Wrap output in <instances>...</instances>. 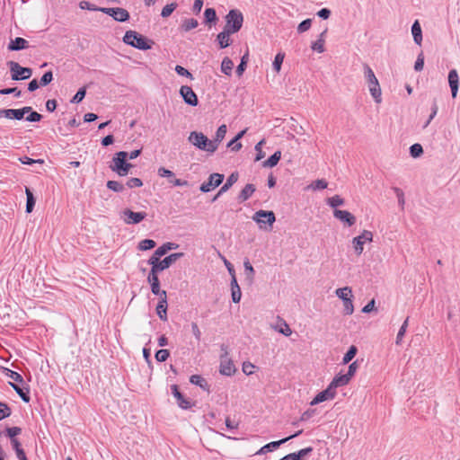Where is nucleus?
<instances>
[{
	"label": "nucleus",
	"mask_w": 460,
	"mask_h": 460,
	"mask_svg": "<svg viewBox=\"0 0 460 460\" xmlns=\"http://www.w3.org/2000/svg\"><path fill=\"white\" fill-rule=\"evenodd\" d=\"M363 68L364 75L371 96L373 97L376 103H381L382 90L374 71L367 64H364Z\"/></svg>",
	"instance_id": "obj_1"
},
{
	"label": "nucleus",
	"mask_w": 460,
	"mask_h": 460,
	"mask_svg": "<svg viewBox=\"0 0 460 460\" xmlns=\"http://www.w3.org/2000/svg\"><path fill=\"white\" fill-rule=\"evenodd\" d=\"M189 142L199 150L215 153V146L202 132L192 131L188 137Z\"/></svg>",
	"instance_id": "obj_2"
},
{
	"label": "nucleus",
	"mask_w": 460,
	"mask_h": 460,
	"mask_svg": "<svg viewBox=\"0 0 460 460\" xmlns=\"http://www.w3.org/2000/svg\"><path fill=\"white\" fill-rule=\"evenodd\" d=\"M123 41L126 44L141 50H147L151 49V44H149L147 39L135 31H126L123 37Z\"/></svg>",
	"instance_id": "obj_3"
},
{
	"label": "nucleus",
	"mask_w": 460,
	"mask_h": 460,
	"mask_svg": "<svg viewBox=\"0 0 460 460\" xmlns=\"http://www.w3.org/2000/svg\"><path fill=\"white\" fill-rule=\"evenodd\" d=\"M243 16L237 9L230 10L226 16V25L224 29H228L232 33L239 31L243 26Z\"/></svg>",
	"instance_id": "obj_4"
},
{
	"label": "nucleus",
	"mask_w": 460,
	"mask_h": 460,
	"mask_svg": "<svg viewBox=\"0 0 460 460\" xmlns=\"http://www.w3.org/2000/svg\"><path fill=\"white\" fill-rule=\"evenodd\" d=\"M7 66L10 68L11 78L14 81L28 79L32 75V70L31 68L22 67L15 61H8Z\"/></svg>",
	"instance_id": "obj_5"
},
{
	"label": "nucleus",
	"mask_w": 460,
	"mask_h": 460,
	"mask_svg": "<svg viewBox=\"0 0 460 460\" xmlns=\"http://www.w3.org/2000/svg\"><path fill=\"white\" fill-rule=\"evenodd\" d=\"M221 350L223 351V353L221 354L220 357L219 372L221 375L231 376L235 373L236 368L233 361L228 358V351L226 346L222 345Z\"/></svg>",
	"instance_id": "obj_6"
},
{
	"label": "nucleus",
	"mask_w": 460,
	"mask_h": 460,
	"mask_svg": "<svg viewBox=\"0 0 460 460\" xmlns=\"http://www.w3.org/2000/svg\"><path fill=\"white\" fill-rule=\"evenodd\" d=\"M373 233L369 230H363L362 233L354 237L351 241L356 255L360 256L364 251V244L373 241Z\"/></svg>",
	"instance_id": "obj_7"
},
{
	"label": "nucleus",
	"mask_w": 460,
	"mask_h": 460,
	"mask_svg": "<svg viewBox=\"0 0 460 460\" xmlns=\"http://www.w3.org/2000/svg\"><path fill=\"white\" fill-rule=\"evenodd\" d=\"M100 12L112 17L117 22H126L129 19L128 12L120 7H101Z\"/></svg>",
	"instance_id": "obj_8"
},
{
	"label": "nucleus",
	"mask_w": 460,
	"mask_h": 460,
	"mask_svg": "<svg viewBox=\"0 0 460 460\" xmlns=\"http://www.w3.org/2000/svg\"><path fill=\"white\" fill-rule=\"evenodd\" d=\"M302 432H303V430L300 429L297 432H296L295 434L290 435L289 437H287V438H285L283 439H280V440H278V441L270 442V443L266 444L265 446L261 447L256 452V455H263V454H266L268 452H271V451L277 449L282 444H284V443L288 442V440H290V439L299 436L300 434H302Z\"/></svg>",
	"instance_id": "obj_9"
},
{
	"label": "nucleus",
	"mask_w": 460,
	"mask_h": 460,
	"mask_svg": "<svg viewBox=\"0 0 460 460\" xmlns=\"http://www.w3.org/2000/svg\"><path fill=\"white\" fill-rule=\"evenodd\" d=\"M252 219L260 225L261 228H262V224H268L271 227L276 220V217L272 211L259 210L255 212Z\"/></svg>",
	"instance_id": "obj_10"
},
{
	"label": "nucleus",
	"mask_w": 460,
	"mask_h": 460,
	"mask_svg": "<svg viewBox=\"0 0 460 460\" xmlns=\"http://www.w3.org/2000/svg\"><path fill=\"white\" fill-rule=\"evenodd\" d=\"M146 217V212H134L128 208L122 212V218L126 224H138Z\"/></svg>",
	"instance_id": "obj_11"
},
{
	"label": "nucleus",
	"mask_w": 460,
	"mask_h": 460,
	"mask_svg": "<svg viewBox=\"0 0 460 460\" xmlns=\"http://www.w3.org/2000/svg\"><path fill=\"white\" fill-rule=\"evenodd\" d=\"M157 173L160 177L167 178L169 182L174 186H188L189 185V182L187 181L175 178L174 172L169 169L164 168V167H160L157 171Z\"/></svg>",
	"instance_id": "obj_12"
},
{
	"label": "nucleus",
	"mask_w": 460,
	"mask_h": 460,
	"mask_svg": "<svg viewBox=\"0 0 460 460\" xmlns=\"http://www.w3.org/2000/svg\"><path fill=\"white\" fill-rule=\"evenodd\" d=\"M180 94L182 97L185 103L190 106H197L199 103L198 97L191 87L188 85H182L180 88Z\"/></svg>",
	"instance_id": "obj_13"
},
{
	"label": "nucleus",
	"mask_w": 460,
	"mask_h": 460,
	"mask_svg": "<svg viewBox=\"0 0 460 460\" xmlns=\"http://www.w3.org/2000/svg\"><path fill=\"white\" fill-rule=\"evenodd\" d=\"M223 180H224L223 174L216 173V172L212 173V174H210V176L208 178V181L203 182L200 185L199 189L202 192H208L213 188L219 186L222 183Z\"/></svg>",
	"instance_id": "obj_14"
},
{
	"label": "nucleus",
	"mask_w": 460,
	"mask_h": 460,
	"mask_svg": "<svg viewBox=\"0 0 460 460\" xmlns=\"http://www.w3.org/2000/svg\"><path fill=\"white\" fill-rule=\"evenodd\" d=\"M171 390L172 395L176 398L177 404L180 408L183 410H188L192 406L191 402L189 399L185 398L183 394L179 391V387L177 385H172Z\"/></svg>",
	"instance_id": "obj_15"
},
{
	"label": "nucleus",
	"mask_w": 460,
	"mask_h": 460,
	"mask_svg": "<svg viewBox=\"0 0 460 460\" xmlns=\"http://www.w3.org/2000/svg\"><path fill=\"white\" fill-rule=\"evenodd\" d=\"M335 395H336V391L333 389V387L331 385H329L325 390L320 392L313 399V401L311 402V405H315V404H318L324 401L332 400L335 397Z\"/></svg>",
	"instance_id": "obj_16"
},
{
	"label": "nucleus",
	"mask_w": 460,
	"mask_h": 460,
	"mask_svg": "<svg viewBox=\"0 0 460 460\" xmlns=\"http://www.w3.org/2000/svg\"><path fill=\"white\" fill-rule=\"evenodd\" d=\"M127 159L128 152L119 151L116 153L114 157L112 158V164L110 165L111 170L118 174L119 170H124V168H122V165Z\"/></svg>",
	"instance_id": "obj_17"
},
{
	"label": "nucleus",
	"mask_w": 460,
	"mask_h": 460,
	"mask_svg": "<svg viewBox=\"0 0 460 460\" xmlns=\"http://www.w3.org/2000/svg\"><path fill=\"white\" fill-rule=\"evenodd\" d=\"M333 217L346 224L348 226H352L356 223L355 216L347 210L334 209Z\"/></svg>",
	"instance_id": "obj_18"
},
{
	"label": "nucleus",
	"mask_w": 460,
	"mask_h": 460,
	"mask_svg": "<svg viewBox=\"0 0 460 460\" xmlns=\"http://www.w3.org/2000/svg\"><path fill=\"white\" fill-rule=\"evenodd\" d=\"M448 84L451 89L452 97L456 98L458 92L459 86V76L456 69H452L448 73Z\"/></svg>",
	"instance_id": "obj_19"
},
{
	"label": "nucleus",
	"mask_w": 460,
	"mask_h": 460,
	"mask_svg": "<svg viewBox=\"0 0 460 460\" xmlns=\"http://www.w3.org/2000/svg\"><path fill=\"white\" fill-rule=\"evenodd\" d=\"M183 256L182 252H175L168 255L164 260H161L160 266H159V271H163L166 269H168L172 263H174L177 260L181 258Z\"/></svg>",
	"instance_id": "obj_20"
},
{
	"label": "nucleus",
	"mask_w": 460,
	"mask_h": 460,
	"mask_svg": "<svg viewBox=\"0 0 460 460\" xmlns=\"http://www.w3.org/2000/svg\"><path fill=\"white\" fill-rule=\"evenodd\" d=\"M29 47L28 41L21 37H17L14 40H11L8 44V49L11 51H18L22 49H25Z\"/></svg>",
	"instance_id": "obj_21"
},
{
	"label": "nucleus",
	"mask_w": 460,
	"mask_h": 460,
	"mask_svg": "<svg viewBox=\"0 0 460 460\" xmlns=\"http://www.w3.org/2000/svg\"><path fill=\"white\" fill-rule=\"evenodd\" d=\"M29 111H31V107L30 106H25L22 109L17 110L8 109V119H14L20 120L23 118L25 114L29 113Z\"/></svg>",
	"instance_id": "obj_22"
},
{
	"label": "nucleus",
	"mask_w": 460,
	"mask_h": 460,
	"mask_svg": "<svg viewBox=\"0 0 460 460\" xmlns=\"http://www.w3.org/2000/svg\"><path fill=\"white\" fill-rule=\"evenodd\" d=\"M164 297H162L156 306V313L162 321L167 320V295L164 294Z\"/></svg>",
	"instance_id": "obj_23"
},
{
	"label": "nucleus",
	"mask_w": 460,
	"mask_h": 460,
	"mask_svg": "<svg viewBox=\"0 0 460 460\" xmlns=\"http://www.w3.org/2000/svg\"><path fill=\"white\" fill-rule=\"evenodd\" d=\"M238 180L237 173H232L226 180V183L220 188L217 194L214 197L213 200H216L221 194L229 190L234 183H235Z\"/></svg>",
	"instance_id": "obj_24"
},
{
	"label": "nucleus",
	"mask_w": 460,
	"mask_h": 460,
	"mask_svg": "<svg viewBox=\"0 0 460 460\" xmlns=\"http://www.w3.org/2000/svg\"><path fill=\"white\" fill-rule=\"evenodd\" d=\"M350 377L347 374H339L337 375L332 381L330 383V385L333 387V389L336 391L337 387L344 386L349 384L350 381Z\"/></svg>",
	"instance_id": "obj_25"
},
{
	"label": "nucleus",
	"mask_w": 460,
	"mask_h": 460,
	"mask_svg": "<svg viewBox=\"0 0 460 460\" xmlns=\"http://www.w3.org/2000/svg\"><path fill=\"white\" fill-rule=\"evenodd\" d=\"M226 131H227V128H226V126L225 124H223V125L218 127V128H217V130L216 132L215 138L213 140H211L212 144L215 146V152L218 148V145L225 138Z\"/></svg>",
	"instance_id": "obj_26"
},
{
	"label": "nucleus",
	"mask_w": 460,
	"mask_h": 460,
	"mask_svg": "<svg viewBox=\"0 0 460 460\" xmlns=\"http://www.w3.org/2000/svg\"><path fill=\"white\" fill-rule=\"evenodd\" d=\"M233 34L228 29H224L223 31L217 34V40L219 47L225 49L230 45V35Z\"/></svg>",
	"instance_id": "obj_27"
},
{
	"label": "nucleus",
	"mask_w": 460,
	"mask_h": 460,
	"mask_svg": "<svg viewBox=\"0 0 460 460\" xmlns=\"http://www.w3.org/2000/svg\"><path fill=\"white\" fill-rule=\"evenodd\" d=\"M256 190V188L253 184L248 183L244 186V188L241 190L238 196V199L241 202L247 200Z\"/></svg>",
	"instance_id": "obj_28"
},
{
	"label": "nucleus",
	"mask_w": 460,
	"mask_h": 460,
	"mask_svg": "<svg viewBox=\"0 0 460 460\" xmlns=\"http://www.w3.org/2000/svg\"><path fill=\"white\" fill-rule=\"evenodd\" d=\"M326 32H327V30H324L320 34L319 39L312 43L311 49L314 51H316L318 53H323V52L325 51V48H324V42H325L324 36H325Z\"/></svg>",
	"instance_id": "obj_29"
},
{
	"label": "nucleus",
	"mask_w": 460,
	"mask_h": 460,
	"mask_svg": "<svg viewBox=\"0 0 460 460\" xmlns=\"http://www.w3.org/2000/svg\"><path fill=\"white\" fill-rule=\"evenodd\" d=\"M190 382L195 385L199 386L204 391H209V385L207 380L200 375H192L190 377Z\"/></svg>",
	"instance_id": "obj_30"
},
{
	"label": "nucleus",
	"mask_w": 460,
	"mask_h": 460,
	"mask_svg": "<svg viewBox=\"0 0 460 460\" xmlns=\"http://www.w3.org/2000/svg\"><path fill=\"white\" fill-rule=\"evenodd\" d=\"M10 385L13 388V390L18 394V395L22 398V400L25 402H30V396H29V389L28 388H22L18 384L15 383H10Z\"/></svg>",
	"instance_id": "obj_31"
},
{
	"label": "nucleus",
	"mask_w": 460,
	"mask_h": 460,
	"mask_svg": "<svg viewBox=\"0 0 460 460\" xmlns=\"http://www.w3.org/2000/svg\"><path fill=\"white\" fill-rule=\"evenodd\" d=\"M411 33L413 36L414 42L417 45H420L422 41V32L420 25L418 21H415V22L412 24Z\"/></svg>",
	"instance_id": "obj_32"
},
{
	"label": "nucleus",
	"mask_w": 460,
	"mask_h": 460,
	"mask_svg": "<svg viewBox=\"0 0 460 460\" xmlns=\"http://www.w3.org/2000/svg\"><path fill=\"white\" fill-rule=\"evenodd\" d=\"M199 22L194 18L185 19L182 21L180 30L184 32H188L192 29L198 27Z\"/></svg>",
	"instance_id": "obj_33"
},
{
	"label": "nucleus",
	"mask_w": 460,
	"mask_h": 460,
	"mask_svg": "<svg viewBox=\"0 0 460 460\" xmlns=\"http://www.w3.org/2000/svg\"><path fill=\"white\" fill-rule=\"evenodd\" d=\"M280 158H281V152L279 150H278L262 163V166L263 167H270V168L274 167L278 164Z\"/></svg>",
	"instance_id": "obj_34"
},
{
	"label": "nucleus",
	"mask_w": 460,
	"mask_h": 460,
	"mask_svg": "<svg viewBox=\"0 0 460 460\" xmlns=\"http://www.w3.org/2000/svg\"><path fill=\"white\" fill-rule=\"evenodd\" d=\"M178 248V244L175 243H164L162 246H160L159 248H157L155 250V255H158V256H164V254H166L169 251L171 250H174Z\"/></svg>",
	"instance_id": "obj_35"
},
{
	"label": "nucleus",
	"mask_w": 460,
	"mask_h": 460,
	"mask_svg": "<svg viewBox=\"0 0 460 460\" xmlns=\"http://www.w3.org/2000/svg\"><path fill=\"white\" fill-rule=\"evenodd\" d=\"M335 294L342 301H344L345 299H349L350 297H353L352 290H351V288L349 287H344V288H337L335 290Z\"/></svg>",
	"instance_id": "obj_36"
},
{
	"label": "nucleus",
	"mask_w": 460,
	"mask_h": 460,
	"mask_svg": "<svg viewBox=\"0 0 460 460\" xmlns=\"http://www.w3.org/2000/svg\"><path fill=\"white\" fill-rule=\"evenodd\" d=\"M233 68V61L228 57L224 58L221 63L222 73H224L226 75H230L232 74Z\"/></svg>",
	"instance_id": "obj_37"
},
{
	"label": "nucleus",
	"mask_w": 460,
	"mask_h": 460,
	"mask_svg": "<svg viewBox=\"0 0 460 460\" xmlns=\"http://www.w3.org/2000/svg\"><path fill=\"white\" fill-rule=\"evenodd\" d=\"M25 193H26V212L27 213H31L32 212L33 208H34V206H35V199H34V196L32 194V192L31 191V190L29 188H26L25 189Z\"/></svg>",
	"instance_id": "obj_38"
},
{
	"label": "nucleus",
	"mask_w": 460,
	"mask_h": 460,
	"mask_svg": "<svg viewBox=\"0 0 460 460\" xmlns=\"http://www.w3.org/2000/svg\"><path fill=\"white\" fill-rule=\"evenodd\" d=\"M326 203L330 207L337 209L339 206H342L344 204V199L339 195H334L331 198H328Z\"/></svg>",
	"instance_id": "obj_39"
},
{
	"label": "nucleus",
	"mask_w": 460,
	"mask_h": 460,
	"mask_svg": "<svg viewBox=\"0 0 460 460\" xmlns=\"http://www.w3.org/2000/svg\"><path fill=\"white\" fill-rule=\"evenodd\" d=\"M156 245L155 242L152 239H144L138 243L137 248L140 251H147L155 248Z\"/></svg>",
	"instance_id": "obj_40"
},
{
	"label": "nucleus",
	"mask_w": 460,
	"mask_h": 460,
	"mask_svg": "<svg viewBox=\"0 0 460 460\" xmlns=\"http://www.w3.org/2000/svg\"><path fill=\"white\" fill-rule=\"evenodd\" d=\"M279 322H280L279 327H275V330L287 337L290 336L292 333V330L290 329L289 325L283 319L279 318Z\"/></svg>",
	"instance_id": "obj_41"
},
{
	"label": "nucleus",
	"mask_w": 460,
	"mask_h": 460,
	"mask_svg": "<svg viewBox=\"0 0 460 460\" xmlns=\"http://www.w3.org/2000/svg\"><path fill=\"white\" fill-rule=\"evenodd\" d=\"M178 4L176 3H171V4H166L163 9H162V12H161V16L163 18H167L169 17L174 11L175 9L177 8Z\"/></svg>",
	"instance_id": "obj_42"
},
{
	"label": "nucleus",
	"mask_w": 460,
	"mask_h": 460,
	"mask_svg": "<svg viewBox=\"0 0 460 460\" xmlns=\"http://www.w3.org/2000/svg\"><path fill=\"white\" fill-rule=\"evenodd\" d=\"M328 186V182L324 179H319L313 181L307 188L312 189L314 190H324Z\"/></svg>",
	"instance_id": "obj_43"
},
{
	"label": "nucleus",
	"mask_w": 460,
	"mask_h": 460,
	"mask_svg": "<svg viewBox=\"0 0 460 460\" xmlns=\"http://www.w3.org/2000/svg\"><path fill=\"white\" fill-rule=\"evenodd\" d=\"M204 16L207 23L215 22L217 20L216 11L213 8H207Z\"/></svg>",
	"instance_id": "obj_44"
},
{
	"label": "nucleus",
	"mask_w": 460,
	"mask_h": 460,
	"mask_svg": "<svg viewBox=\"0 0 460 460\" xmlns=\"http://www.w3.org/2000/svg\"><path fill=\"white\" fill-rule=\"evenodd\" d=\"M107 188L115 192H122L124 190V185L117 181H108Z\"/></svg>",
	"instance_id": "obj_45"
},
{
	"label": "nucleus",
	"mask_w": 460,
	"mask_h": 460,
	"mask_svg": "<svg viewBox=\"0 0 460 460\" xmlns=\"http://www.w3.org/2000/svg\"><path fill=\"white\" fill-rule=\"evenodd\" d=\"M357 351H358V349H357L356 346H354V345L350 346L349 350L347 351V353L344 355V357L342 358V363L348 364L349 361H351L352 358L356 356Z\"/></svg>",
	"instance_id": "obj_46"
},
{
	"label": "nucleus",
	"mask_w": 460,
	"mask_h": 460,
	"mask_svg": "<svg viewBox=\"0 0 460 460\" xmlns=\"http://www.w3.org/2000/svg\"><path fill=\"white\" fill-rule=\"evenodd\" d=\"M284 58H285V54L281 53V52H279L275 56V58L273 61V68L277 73H279L281 69V65L283 63Z\"/></svg>",
	"instance_id": "obj_47"
},
{
	"label": "nucleus",
	"mask_w": 460,
	"mask_h": 460,
	"mask_svg": "<svg viewBox=\"0 0 460 460\" xmlns=\"http://www.w3.org/2000/svg\"><path fill=\"white\" fill-rule=\"evenodd\" d=\"M243 267H244L246 278L249 279L251 281H252L253 278H254V273H255L252 265L250 263V261L248 260H246L243 262Z\"/></svg>",
	"instance_id": "obj_48"
},
{
	"label": "nucleus",
	"mask_w": 460,
	"mask_h": 460,
	"mask_svg": "<svg viewBox=\"0 0 460 460\" xmlns=\"http://www.w3.org/2000/svg\"><path fill=\"white\" fill-rule=\"evenodd\" d=\"M162 256L155 255V252L153 253V255L148 260V264L151 265V270L159 271V266H160V258Z\"/></svg>",
	"instance_id": "obj_49"
},
{
	"label": "nucleus",
	"mask_w": 460,
	"mask_h": 460,
	"mask_svg": "<svg viewBox=\"0 0 460 460\" xmlns=\"http://www.w3.org/2000/svg\"><path fill=\"white\" fill-rule=\"evenodd\" d=\"M11 413V408L5 402H0V420L9 417Z\"/></svg>",
	"instance_id": "obj_50"
},
{
	"label": "nucleus",
	"mask_w": 460,
	"mask_h": 460,
	"mask_svg": "<svg viewBox=\"0 0 460 460\" xmlns=\"http://www.w3.org/2000/svg\"><path fill=\"white\" fill-rule=\"evenodd\" d=\"M410 154L412 157L417 158L423 154V148L420 144H413L410 147Z\"/></svg>",
	"instance_id": "obj_51"
},
{
	"label": "nucleus",
	"mask_w": 460,
	"mask_h": 460,
	"mask_svg": "<svg viewBox=\"0 0 460 460\" xmlns=\"http://www.w3.org/2000/svg\"><path fill=\"white\" fill-rule=\"evenodd\" d=\"M352 298L353 297H350L349 299H345L344 301H342L343 306H344V314L346 315H351L354 312V305H353Z\"/></svg>",
	"instance_id": "obj_52"
},
{
	"label": "nucleus",
	"mask_w": 460,
	"mask_h": 460,
	"mask_svg": "<svg viewBox=\"0 0 460 460\" xmlns=\"http://www.w3.org/2000/svg\"><path fill=\"white\" fill-rule=\"evenodd\" d=\"M312 25V20L311 19H305L303 22H301L297 26V32L303 33L307 31Z\"/></svg>",
	"instance_id": "obj_53"
},
{
	"label": "nucleus",
	"mask_w": 460,
	"mask_h": 460,
	"mask_svg": "<svg viewBox=\"0 0 460 460\" xmlns=\"http://www.w3.org/2000/svg\"><path fill=\"white\" fill-rule=\"evenodd\" d=\"M170 356V352L168 349H162L156 351L155 358L159 362H164Z\"/></svg>",
	"instance_id": "obj_54"
},
{
	"label": "nucleus",
	"mask_w": 460,
	"mask_h": 460,
	"mask_svg": "<svg viewBox=\"0 0 460 460\" xmlns=\"http://www.w3.org/2000/svg\"><path fill=\"white\" fill-rule=\"evenodd\" d=\"M53 80V73L51 71L46 72L40 78V86H46Z\"/></svg>",
	"instance_id": "obj_55"
},
{
	"label": "nucleus",
	"mask_w": 460,
	"mask_h": 460,
	"mask_svg": "<svg viewBox=\"0 0 460 460\" xmlns=\"http://www.w3.org/2000/svg\"><path fill=\"white\" fill-rule=\"evenodd\" d=\"M265 143V140L262 139L261 140L260 142H258L255 146V151L257 152V155H256V157H255V161H260L261 160L265 154L264 152L262 151V145Z\"/></svg>",
	"instance_id": "obj_56"
},
{
	"label": "nucleus",
	"mask_w": 460,
	"mask_h": 460,
	"mask_svg": "<svg viewBox=\"0 0 460 460\" xmlns=\"http://www.w3.org/2000/svg\"><path fill=\"white\" fill-rule=\"evenodd\" d=\"M6 376H7L8 377H10L11 379H13V380L15 382V384H16V383H18V384H20V383H23V378H22V376L19 373H17V372H15V371H13V370L7 369Z\"/></svg>",
	"instance_id": "obj_57"
},
{
	"label": "nucleus",
	"mask_w": 460,
	"mask_h": 460,
	"mask_svg": "<svg viewBox=\"0 0 460 460\" xmlns=\"http://www.w3.org/2000/svg\"><path fill=\"white\" fill-rule=\"evenodd\" d=\"M11 93H13L15 97H20L22 95L21 90H19L17 87L4 88L0 90V94L6 95Z\"/></svg>",
	"instance_id": "obj_58"
},
{
	"label": "nucleus",
	"mask_w": 460,
	"mask_h": 460,
	"mask_svg": "<svg viewBox=\"0 0 460 460\" xmlns=\"http://www.w3.org/2000/svg\"><path fill=\"white\" fill-rule=\"evenodd\" d=\"M393 190L398 199L399 205L401 206L402 208H403V206L405 203L403 191L400 188H397V187H394Z\"/></svg>",
	"instance_id": "obj_59"
},
{
	"label": "nucleus",
	"mask_w": 460,
	"mask_h": 460,
	"mask_svg": "<svg viewBox=\"0 0 460 460\" xmlns=\"http://www.w3.org/2000/svg\"><path fill=\"white\" fill-rule=\"evenodd\" d=\"M175 72L181 76H186L190 79H193V75L190 72H189L186 68L181 66L177 65L175 66Z\"/></svg>",
	"instance_id": "obj_60"
},
{
	"label": "nucleus",
	"mask_w": 460,
	"mask_h": 460,
	"mask_svg": "<svg viewBox=\"0 0 460 460\" xmlns=\"http://www.w3.org/2000/svg\"><path fill=\"white\" fill-rule=\"evenodd\" d=\"M126 185L128 188H130V189H132V188H138V187H141L143 185V181L139 178H130L127 181Z\"/></svg>",
	"instance_id": "obj_61"
},
{
	"label": "nucleus",
	"mask_w": 460,
	"mask_h": 460,
	"mask_svg": "<svg viewBox=\"0 0 460 460\" xmlns=\"http://www.w3.org/2000/svg\"><path fill=\"white\" fill-rule=\"evenodd\" d=\"M85 93H86V91L84 88H80L77 93L75 94V96L73 97V99L71 100L72 102L74 103H78L80 102H82V100L84 98L85 96Z\"/></svg>",
	"instance_id": "obj_62"
},
{
	"label": "nucleus",
	"mask_w": 460,
	"mask_h": 460,
	"mask_svg": "<svg viewBox=\"0 0 460 460\" xmlns=\"http://www.w3.org/2000/svg\"><path fill=\"white\" fill-rule=\"evenodd\" d=\"M312 451H313L312 447H305V448L300 449L297 452L293 453V455H295V457L296 458V460H301L304 456H307Z\"/></svg>",
	"instance_id": "obj_63"
},
{
	"label": "nucleus",
	"mask_w": 460,
	"mask_h": 460,
	"mask_svg": "<svg viewBox=\"0 0 460 460\" xmlns=\"http://www.w3.org/2000/svg\"><path fill=\"white\" fill-rule=\"evenodd\" d=\"M5 431H6L7 436L11 439H13V438H15V437L22 432V429L19 427H12V428H7Z\"/></svg>",
	"instance_id": "obj_64"
}]
</instances>
